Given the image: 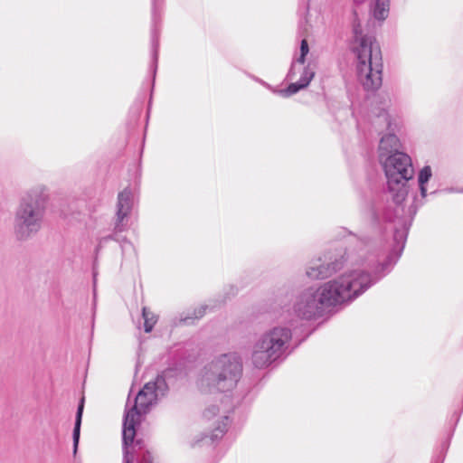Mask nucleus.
<instances>
[{"label":"nucleus","instance_id":"nucleus-2","mask_svg":"<svg viewBox=\"0 0 463 463\" xmlns=\"http://www.w3.org/2000/svg\"><path fill=\"white\" fill-rule=\"evenodd\" d=\"M379 160L384 170L392 201L379 203L374 210V218L379 223L388 224L393 232V245L387 254H383L392 256V264H395L404 249L411 222V218L408 222L403 217L402 203L408 195L409 182L413 178L414 169L411 158L406 153H393Z\"/></svg>","mask_w":463,"mask_h":463},{"label":"nucleus","instance_id":"nucleus-5","mask_svg":"<svg viewBox=\"0 0 463 463\" xmlns=\"http://www.w3.org/2000/svg\"><path fill=\"white\" fill-rule=\"evenodd\" d=\"M242 375V364L235 354H222L207 361L198 371L195 384L204 394L233 390Z\"/></svg>","mask_w":463,"mask_h":463},{"label":"nucleus","instance_id":"nucleus-14","mask_svg":"<svg viewBox=\"0 0 463 463\" xmlns=\"http://www.w3.org/2000/svg\"><path fill=\"white\" fill-rule=\"evenodd\" d=\"M299 52V56L292 61L290 69L288 72L287 79L288 80H293L295 79L298 66H303L306 61V56L309 52L308 43L306 39L301 41Z\"/></svg>","mask_w":463,"mask_h":463},{"label":"nucleus","instance_id":"nucleus-6","mask_svg":"<svg viewBox=\"0 0 463 463\" xmlns=\"http://www.w3.org/2000/svg\"><path fill=\"white\" fill-rule=\"evenodd\" d=\"M48 201L49 192L43 184L34 185L23 194L14 218V233L18 241H28L42 230Z\"/></svg>","mask_w":463,"mask_h":463},{"label":"nucleus","instance_id":"nucleus-23","mask_svg":"<svg viewBox=\"0 0 463 463\" xmlns=\"http://www.w3.org/2000/svg\"><path fill=\"white\" fill-rule=\"evenodd\" d=\"M93 280H94V284L96 283V272L93 273Z\"/></svg>","mask_w":463,"mask_h":463},{"label":"nucleus","instance_id":"nucleus-12","mask_svg":"<svg viewBox=\"0 0 463 463\" xmlns=\"http://www.w3.org/2000/svg\"><path fill=\"white\" fill-rule=\"evenodd\" d=\"M164 0H152V20L154 24V28L151 32V44H152V70L154 74H156L157 68V60H158V47H159V40H158V31L156 28V24L157 23V18L159 16V12L162 6Z\"/></svg>","mask_w":463,"mask_h":463},{"label":"nucleus","instance_id":"nucleus-8","mask_svg":"<svg viewBox=\"0 0 463 463\" xmlns=\"http://www.w3.org/2000/svg\"><path fill=\"white\" fill-rule=\"evenodd\" d=\"M391 103V97L386 92L374 95L371 102L372 113L375 117L373 125L380 134L383 128L386 130L379 142V158L393 153H402L399 151L400 140L396 136L402 128V120L397 115L390 113Z\"/></svg>","mask_w":463,"mask_h":463},{"label":"nucleus","instance_id":"nucleus-18","mask_svg":"<svg viewBox=\"0 0 463 463\" xmlns=\"http://www.w3.org/2000/svg\"><path fill=\"white\" fill-rule=\"evenodd\" d=\"M228 423H229V417L225 415L222 417V424H220L213 430L211 439H218L219 437H222L227 430Z\"/></svg>","mask_w":463,"mask_h":463},{"label":"nucleus","instance_id":"nucleus-19","mask_svg":"<svg viewBox=\"0 0 463 463\" xmlns=\"http://www.w3.org/2000/svg\"><path fill=\"white\" fill-rule=\"evenodd\" d=\"M218 411L219 408L216 405H212L204 410L203 417L206 418L207 420H211L214 416H216Z\"/></svg>","mask_w":463,"mask_h":463},{"label":"nucleus","instance_id":"nucleus-22","mask_svg":"<svg viewBox=\"0 0 463 463\" xmlns=\"http://www.w3.org/2000/svg\"><path fill=\"white\" fill-rule=\"evenodd\" d=\"M192 319H193V317H184V319H182V321H184V324H187V325H188V324H190V323H191V321H190V320H192Z\"/></svg>","mask_w":463,"mask_h":463},{"label":"nucleus","instance_id":"nucleus-1","mask_svg":"<svg viewBox=\"0 0 463 463\" xmlns=\"http://www.w3.org/2000/svg\"><path fill=\"white\" fill-rule=\"evenodd\" d=\"M382 243L363 239L347 259L350 269L335 279L302 290L295 298L292 310L299 319L317 320L332 307L352 301L388 274L395 264L392 256L382 254Z\"/></svg>","mask_w":463,"mask_h":463},{"label":"nucleus","instance_id":"nucleus-7","mask_svg":"<svg viewBox=\"0 0 463 463\" xmlns=\"http://www.w3.org/2000/svg\"><path fill=\"white\" fill-rule=\"evenodd\" d=\"M292 330L276 326L257 335L251 345L250 361L257 369H266L283 360L290 352Z\"/></svg>","mask_w":463,"mask_h":463},{"label":"nucleus","instance_id":"nucleus-20","mask_svg":"<svg viewBox=\"0 0 463 463\" xmlns=\"http://www.w3.org/2000/svg\"><path fill=\"white\" fill-rule=\"evenodd\" d=\"M207 307H201L198 310L194 311V318H201L205 314Z\"/></svg>","mask_w":463,"mask_h":463},{"label":"nucleus","instance_id":"nucleus-24","mask_svg":"<svg viewBox=\"0 0 463 463\" xmlns=\"http://www.w3.org/2000/svg\"><path fill=\"white\" fill-rule=\"evenodd\" d=\"M435 463H442L441 460H437Z\"/></svg>","mask_w":463,"mask_h":463},{"label":"nucleus","instance_id":"nucleus-11","mask_svg":"<svg viewBox=\"0 0 463 463\" xmlns=\"http://www.w3.org/2000/svg\"><path fill=\"white\" fill-rule=\"evenodd\" d=\"M297 70H301V75L298 80L295 82H291L287 89L282 90L280 93L285 97H289L293 94H296L299 90L306 89L310 81L315 77V65L311 64L310 62L307 63L306 66H298Z\"/></svg>","mask_w":463,"mask_h":463},{"label":"nucleus","instance_id":"nucleus-15","mask_svg":"<svg viewBox=\"0 0 463 463\" xmlns=\"http://www.w3.org/2000/svg\"><path fill=\"white\" fill-rule=\"evenodd\" d=\"M83 408H84V397L81 398V400L78 405L76 417H75V424H74V429H73V433H72L73 454L74 455L77 453L79 441H80V425H81Z\"/></svg>","mask_w":463,"mask_h":463},{"label":"nucleus","instance_id":"nucleus-4","mask_svg":"<svg viewBox=\"0 0 463 463\" xmlns=\"http://www.w3.org/2000/svg\"><path fill=\"white\" fill-rule=\"evenodd\" d=\"M350 50L355 57L359 82L367 91H374L383 82V58L379 43L373 35L364 33L361 24L353 25Z\"/></svg>","mask_w":463,"mask_h":463},{"label":"nucleus","instance_id":"nucleus-9","mask_svg":"<svg viewBox=\"0 0 463 463\" xmlns=\"http://www.w3.org/2000/svg\"><path fill=\"white\" fill-rule=\"evenodd\" d=\"M133 203L134 195L130 188L127 187L118 194L113 232L99 240L96 253H98L108 241H115L119 243L123 258H126L128 255L135 254L133 244L128 241L126 237L118 236V233L128 229Z\"/></svg>","mask_w":463,"mask_h":463},{"label":"nucleus","instance_id":"nucleus-10","mask_svg":"<svg viewBox=\"0 0 463 463\" xmlns=\"http://www.w3.org/2000/svg\"><path fill=\"white\" fill-rule=\"evenodd\" d=\"M344 256L341 253H327L310 261L306 275L310 279H325L343 268Z\"/></svg>","mask_w":463,"mask_h":463},{"label":"nucleus","instance_id":"nucleus-16","mask_svg":"<svg viewBox=\"0 0 463 463\" xmlns=\"http://www.w3.org/2000/svg\"><path fill=\"white\" fill-rule=\"evenodd\" d=\"M432 176V171L430 165H425L418 174V186L422 198L427 195V184Z\"/></svg>","mask_w":463,"mask_h":463},{"label":"nucleus","instance_id":"nucleus-13","mask_svg":"<svg viewBox=\"0 0 463 463\" xmlns=\"http://www.w3.org/2000/svg\"><path fill=\"white\" fill-rule=\"evenodd\" d=\"M390 11V0H372L370 13L375 20L384 21Z\"/></svg>","mask_w":463,"mask_h":463},{"label":"nucleus","instance_id":"nucleus-3","mask_svg":"<svg viewBox=\"0 0 463 463\" xmlns=\"http://www.w3.org/2000/svg\"><path fill=\"white\" fill-rule=\"evenodd\" d=\"M167 391V384L163 376H157L154 382L146 383L138 392L132 405L127 402L122 428L123 463H133L137 449H142V441L135 440L137 427L141 422L143 414L156 402Z\"/></svg>","mask_w":463,"mask_h":463},{"label":"nucleus","instance_id":"nucleus-17","mask_svg":"<svg viewBox=\"0 0 463 463\" xmlns=\"http://www.w3.org/2000/svg\"><path fill=\"white\" fill-rule=\"evenodd\" d=\"M142 317L144 319V329L145 332L149 333L152 331L154 326L157 321L156 316L153 312H151L147 307H144L142 308Z\"/></svg>","mask_w":463,"mask_h":463},{"label":"nucleus","instance_id":"nucleus-21","mask_svg":"<svg viewBox=\"0 0 463 463\" xmlns=\"http://www.w3.org/2000/svg\"><path fill=\"white\" fill-rule=\"evenodd\" d=\"M140 463H153L151 454L149 452H146L143 455Z\"/></svg>","mask_w":463,"mask_h":463}]
</instances>
